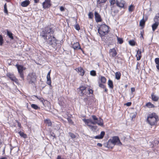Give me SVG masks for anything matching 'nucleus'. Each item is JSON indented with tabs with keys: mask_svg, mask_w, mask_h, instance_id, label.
<instances>
[{
	"mask_svg": "<svg viewBox=\"0 0 159 159\" xmlns=\"http://www.w3.org/2000/svg\"><path fill=\"white\" fill-rule=\"evenodd\" d=\"M107 0H98L97 4H100L101 3L105 2Z\"/></svg>",
	"mask_w": 159,
	"mask_h": 159,
	"instance_id": "nucleus-37",
	"label": "nucleus"
},
{
	"mask_svg": "<svg viewBox=\"0 0 159 159\" xmlns=\"http://www.w3.org/2000/svg\"><path fill=\"white\" fill-rule=\"evenodd\" d=\"M99 86L100 87H101V88H103H103H105V85L104 84H101V83H99Z\"/></svg>",
	"mask_w": 159,
	"mask_h": 159,
	"instance_id": "nucleus-47",
	"label": "nucleus"
},
{
	"mask_svg": "<svg viewBox=\"0 0 159 159\" xmlns=\"http://www.w3.org/2000/svg\"><path fill=\"white\" fill-rule=\"evenodd\" d=\"M158 120V116L155 113H152L148 116L147 121L150 125H153L157 123Z\"/></svg>",
	"mask_w": 159,
	"mask_h": 159,
	"instance_id": "nucleus-3",
	"label": "nucleus"
},
{
	"mask_svg": "<svg viewBox=\"0 0 159 159\" xmlns=\"http://www.w3.org/2000/svg\"><path fill=\"white\" fill-rule=\"evenodd\" d=\"M108 85L109 87L111 88H113V83L111 80H109L108 81Z\"/></svg>",
	"mask_w": 159,
	"mask_h": 159,
	"instance_id": "nucleus-28",
	"label": "nucleus"
},
{
	"mask_svg": "<svg viewBox=\"0 0 159 159\" xmlns=\"http://www.w3.org/2000/svg\"><path fill=\"white\" fill-rule=\"evenodd\" d=\"M16 66L17 67L20 77L23 79L24 78L23 70H25L26 68L23 66L18 64H16Z\"/></svg>",
	"mask_w": 159,
	"mask_h": 159,
	"instance_id": "nucleus-7",
	"label": "nucleus"
},
{
	"mask_svg": "<svg viewBox=\"0 0 159 159\" xmlns=\"http://www.w3.org/2000/svg\"><path fill=\"white\" fill-rule=\"evenodd\" d=\"M129 44L132 46H134L135 45V42L134 40H130L129 42Z\"/></svg>",
	"mask_w": 159,
	"mask_h": 159,
	"instance_id": "nucleus-33",
	"label": "nucleus"
},
{
	"mask_svg": "<svg viewBox=\"0 0 159 159\" xmlns=\"http://www.w3.org/2000/svg\"><path fill=\"white\" fill-rule=\"evenodd\" d=\"M110 2L111 5H114L116 2L115 0H110Z\"/></svg>",
	"mask_w": 159,
	"mask_h": 159,
	"instance_id": "nucleus-45",
	"label": "nucleus"
},
{
	"mask_svg": "<svg viewBox=\"0 0 159 159\" xmlns=\"http://www.w3.org/2000/svg\"><path fill=\"white\" fill-rule=\"evenodd\" d=\"M155 61L156 65L159 64V58H156L155 59Z\"/></svg>",
	"mask_w": 159,
	"mask_h": 159,
	"instance_id": "nucleus-42",
	"label": "nucleus"
},
{
	"mask_svg": "<svg viewBox=\"0 0 159 159\" xmlns=\"http://www.w3.org/2000/svg\"><path fill=\"white\" fill-rule=\"evenodd\" d=\"M51 70H50V71L48 72L47 75V84L49 85H51V78L50 77V74L51 73Z\"/></svg>",
	"mask_w": 159,
	"mask_h": 159,
	"instance_id": "nucleus-14",
	"label": "nucleus"
},
{
	"mask_svg": "<svg viewBox=\"0 0 159 159\" xmlns=\"http://www.w3.org/2000/svg\"><path fill=\"white\" fill-rule=\"evenodd\" d=\"M109 27L105 24L101 25L98 29V32L101 36H103L107 34L109 32Z\"/></svg>",
	"mask_w": 159,
	"mask_h": 159,
	"instance_id": "nucleus-4",
	"label": "nucleus"
},
{
	"mask_svg": "<svg viewBox=\"0 0 159 159\" xmlns=\"http://www.w3.org/2000/svg\"><path fill=\"white\" fill-rule=\"evenodd\" d=\"M39 0H34V2L35 3L38 2Z\"/></svg>",
	"mask_w": 159,
	"mask_h": 159,
	"instance_id": "nucleus-60",
	"label": "nucleus"
},
{
	"mask_svg": "<svg viewBox=\"0 0 159 159\" xmlns=\"http://www.w3.org/2000/svg\"><path fill=\"white\" fill-rule=\"evenodd\" d=\"M91 117L92 119H83V120L92 130L96 129L97 127L92 126L91 125V124L95 125L97 124L100 126H103V120L102 118H98L95 115H92Z\"/></svg>",
	"mask_w": 159,
	"mask_h": 159,
	"instance_id": "nucleus-2",
	"label": "nucleus"
},
{
	"mask_svg": "<svg viewBox=\"0 0 159 159\" xmlns=\"http://www.w3.org/2000/svg\"><path fill=\"white\" fill-rule=\"evenodd\" d=\"M51 5L50 0H45L43 3V7L44 8L49 7Z\"/></svg>",
	"mask_w": 159,
	"mask_h": 159,
	"instance_id": "nucleus-9",
	"label": "nucleus"
},
{
	"mask_svg": "<svg viewBox=\"0 0 159 159\" xmlns=\"http://www.w3.org/2000/svg\"><path fill=\"white\" fill-rule=\"evenodd\" d=\"M156 67H157V68L159 70V64L157 65Z\"/></svg>",
	"mask_w": 159,
	"mask_h": 159,
	"instance_id": "nucleus-59",
	"label": "nucleus"
},
{
	"mask_svg": "<svg viewBox=\"0 0 159 159\" xmlns=\"http://www.w3.org/2000/svg\"><path fill=\"white\" fill-rule=\"evenodd\" d=\"M134 10V6L133 5H131L129 7L128 10L130 12Z\"/></svg>",
	"mask_w": 159,
	"mask_h": 159,
	"instance_id": "nucleus-38",
	"label": "nucleus"
},
{
	"mask_svg": "<svg viewBox=\"0 0 159 159\" xmlns=\"http://www.w3.org/2000/svg\"><path fill=\"white\" fill-rule=\"evenodd\" d=\"M30 4V2L29 0H25L21 2V5L22 7H26L29 5Z\"/></svg>",
	"mask_w": 159,
	"mask_h": 159,
	"instance_id": "nucleus-16",
	"label": "nucleus"
},
{
	"mask_svg": "<svg viewBox=\"0 0 159 159\" xmlns=\"http://www.w3.org/2000/svg\"><path fill=\"white\" fill-rule=\"evenodd\" d=\"M88 16L89 18L90 19H92L93 17V13L91 12H89L88 14Z\"/></svg>",
	"mask_w": 159,
	"mask_h": 159,
	"instance_id": "nucleus-40",
	"label": "nucleus"
},
{
	"mask_svg": "<svg viewBox=\"0 0 159 159\" xmlns=\"http://www.w3.org/2000/svg\"><path fill=\"white\" fill-rule=\"evenodd\" d=\"M117 39L118 43L120 44H121L123 42V40L122 39L117 37Z\"/></svg>",
	"mask_w": 159,
	"mask_h": 159,
	"instance_id": "nucleus-36",
	"label": "nucleus"
},
{
	"mask_svg": "<svg viewBox=\"0 0 159 159\" xmlns=\"http://www.w3.org/2000/svg\"><path fill=\"white\" fill-rule=\"evenodd\" d=\"M97 145L99 146V147H102V144L101 143H98L97 144Z\"/></svg>",
	"mask_w": 159,
	"mask_h": 159,
	"instance_id": "nucleus-56",
	"label": "nucleus"
},
{
	"mask_svg": "<svg viewBox=\"0 0 159 159\" xmlns=\"http://www.w3.org/2000/svg\"><path fill=\"white\" fill-rule=\"evenodd\" d=\"M76 70L80 73V74L81 76H83L84 73V69L81 67L77 68Z\"/></svg>",
	"mask_w": 159,
	"mask_h": 159,
	"instance_id": "nucleus-17",
	"label": "nucleus"
},
{
	"mask_svg": "<svg viewBox=\"0 0 159 159\" xmlns=\"http://www.w3.org/2000/svg\"><path fill=\"white\" fill-rule=\"evenodd\" d=\"M141 52L140 50H138L137 51V55H141Z\"/></svg>",
	"mask_w": 159,
	"mask_h": 159,
	"instance_id": "nucleus-50",
	"label": "nucleus"
},
{
	"mask_svg": "<svg viewBox=\"0 0 159 159\" xmlns=\"http://www.w3.org/2000/svg\"><path fill=\"white\" fill-rule=\"evenodd\" d=\"M31 107L32 108L35 109H37L39 108V107L37 105L34 104H32L31 105Z\"/></svg>",
	"mask_w": 159,
	"mask_h": 159,
	"instance_id": "nucleus-39",
	"label": "nucleus"
},
{
	"mask_svg": "<svg viewBox=\"0 0 159 159\" xmlns=\"http://www.w3.org/2000/svg\"><path fill=\"white\" fill-rule=\"evenodd\" d=\"M53 31L49 27L45 28L41 32V35L50 45L54 48H56V40L53 36Z\"/></svg>",
	"mask_w": 159,
	"mask_h": 159,
	"instance_id": "nucleus-1",
	"label": "nucleus"
},
{
	"mask_svg": "<svg viewBox=\"0 0 159 159\" xmlns=\"http://www.w3.org/2000/svg\"><path fill=\"white\" fill-rule=\"evenodd\" d=\"M131 91L132 92H133L135 91V89L134 88H132L131 89Z\"/></svg>",
	"mask_w": 159,
	"mask_h": 159,
	"instance_id": "nucleus-54",
	"label": "nucleus"
},
{
	"mask_svg": "<svg viewBox=\"0 0 159 159\" xmlns=\"http://www.w3.org/2000/svg\"><path fill=\"white\" fill-rule=\"evenodd\" d=\"M86 87L84 86H81L80 87V93L83 96L84 94H86L85 93V91H86Z\"/></svg>",
	"mask_w": 159,
	"mask_h": 159,
	"instance_id": "nucleus-15",
	"label": "nucleus"
},
{
	"mask_svg": "<svg viewBox=\"0 0 159 159\" xmlns=\"http://www.w3.org/2000/svg\"><path fill=\"white\" fill-rule=\"evenodd\" d=\"M146 106L149 108H153L155 107L154 105L150 102L147 103L146 104Z\"/></svg>",
	"mask_w": 159,
	"mask_h": 159,
	"instance_id": "nucleus-27",
	"label": "nucleus"
},
{
	"mask_svg": "<svg viewBox=\"0 0 159 159\" xmlns=\"http://www.w3.org/2000/svg\"><path fill=\"white\" fill-rule=\"evenodd\" d=\"M90 74L91 75L93 76H95L96 75V71L94 70H93L90 72Z\"/></svg>",
	"mask_w": 159,
	"mask_h": 159,
	"instance_id": "nucleus-34",
	"label": "nucleus"
},
{
	"mask_svg": "<svg viewBox=\"0 0 159 159\" xmlns=\"http://www.w3.org/2000/svg\"><path fill=\"white\" fill-rule=\"evenodd\" d=\"M121 73L119 72H116L115 73V77L116 79L119 80L120 79Z\"/></svg>",
	"mask_w": 159,
	"mask_h": 159,
	"instance_id": "nucleus-24",
	"label": "nucleus"
},
{
	"mask_svg": "<svg viewBox=\"0 0 159 159\" xmlns=\"http://www.w3.org/2000/svg\"><path fill=\"white\" fill-rule=\"evenodd\" d=\"M72 47L74 49H81V48L78 42L74 43L72 44Z\"/></svg>",
	"mask_w": 159,
	"mask_h": 159,
	"instance_id": "nucleus-12",
	"label": "nucleus"
},
{
	"mask_svg": "<svg viewBox=\"0 0 159 159\" xmlns=\"http://www.w3.org/2000/svg\"><path fill=\"white\" fill-rule=\"evenodd\" d=\"M3 43V39L1 35H0V45L2 46Z\"/></svg>",
	"mask_w": 159,
	"mask_h": 159,
	"instance_id": "nucleus-41",
	"label": "nucleus"
},
{
	"mask_svg": "<svg viewBox=\"0 0 159 159\" xmlns=\"http://www.w3.org/2000/svg\"><path fill=\"white\" fill-rule=\"evenodd\" d=\"M75 28L78 30H79L80 29V27L78 25H75Z\"/></svg>",
	"mask_w": 159,
	"mask_h": 159,
	"instance_id": "nucleus-48",
	"label": "nucleus"
},
{
	"mask_svg": "<svg viewBox=\"0 0 159 159\" xmlns=\"http://www.w3.org/2000/svg\"><path fill=\"white\" fill-rule=\"evenodd\" d=\"M104 89H105V92H106L107 91V89L106 88H105H105H104Z\"/></svg>",
	"mask_w": 159,
	"mask_h": 159,
	"instance_id": "nucleus-61",
	"label": "nucleus"
},
{
	"mask_svg": "<svg viewBox=\"0 0 159 159\" xmlns=\"http://www.w3.org/2000/svg\"><path fill=\"white\" fill-rule=\"evenodd\" d=\"M145 21L143 19L141 20L139 22V25L141 27H144L145 25Z\"/></svg>",
	"mask_w": 159,
	"mask_h": 159,
	"instance_id": "nucleus-29",
	"label": "nucleus"
},
{
	"mask_svg": "<svg viewBox=\"0 0 159 159\" xmlns=\"http://www.w3.org/2000/svg\"><path fill=\"white\" fill-rule=\"evenodd\" d=\"M140 34L141 36H140V38H143V33L142 32H141L140 33Z\"/></svg>",
	"mask_w": 159,
	"mask_h": 159,
	"instance_id": "nucleus-53",
	"label": "nucleus"
},
{
	"mask_svg": "<svg viewBox=\"0 0 159 159\" xmlns=\"http://www.w3.org/2000/svg\"><path fill=\"white\" fill-rule=\"evenodd\" d=\"M45 123L47 124L49 126H52V123L50 120L49 119H46L44 120Z\"/></svg>",
	"mask_w": 159,
	"mask_h": 159,
	"instance_id": "nucleus-25",
	"label": "nucleus"
},
{
	"mask_svg": "<svg viewBox=\"0 0 159 159\" xmlns=\"http://www.w3.org/2000/svg\"><path fill=\"white\" fill-rule=\"evenodd\" d=\"M110 56L112 57H115L117 54V52L114 48L110 49L109 51Z\"/></svg>",
	"mask_w": 159,
	"mask_h": 159,
	"instance_id": "nucleus-11",
	"label": "nucleus"
},
{
	"mask_svg": "<svg viewBox=\"0 0 159 159\" xmlns=\"http://www.w3.org/2000/svg\"><path fill=\"white\" fill-rule=\"evenodd\" d=\"M29 83L32 85H34L36 81V77L35 73H30L28 76Z\"/></svg>",
	"mask_w": 159,
	"mask_h": 159,
	"instance_id": "nucleus-5",
	"label": "nucleus"
},
{
	"mask_svg": "<svg viewBox=\"0 0 159 159\" xmlns=\"http://www.w3.org/2000/svg\"><path fill=\"white\" fill-rule=\"evenodd\" d=\"M159 24L157 23L156 22H155V23L152 25V29L153 31L157 28Z\"/></svg>",
	"mask_w": 159,
	"mask_h": 159,
	"instance_id": "nucleus-22",
	"label": "nucleus"
},
{
	"mask_svg": "<svg viewBox=\"0 0 159 159\" xmlns=\"http://www.w3.org/2000/svg\"><path fill=\"white\" fill-rule=\"evenodd\" d=\"M57 159H63L61 158L60 156H57Z\"/></svg>",
	"mask_w": 159,
	"mask_h": 159,
	"instance_id": "nucleus-57",
	"label": "nucleus"
},
{
	"mask_svg": "<svg viewBox=\"0 0 159 159\" xmlns=\"http://www.w3.org/2000/svg\"><path fill=\"white\" fill-rule=\"evenodd\" d=\"M112 143L114 145H116L120 146L122 145L119 137L117 136H114L109 140V143Z\"/></svg>",
	"mask_w": 159,
	"mask_h": 159,
	"instance_id": "nucleus-6",
	"label": "nucleus"
},
{
	"mask_svg": "<svg viewBox=\"0 0 159 159\" xmlns=\"http://www.w3.org/2000/svg\"><path fill=\"white\" fill-rule=\"evenodd\" d=\"M67 120L69 123L71 124H73V122L72 120L70 118H67Z\"/></svg>",
	"mask_w": 159,
	"mask_h": 159,
	"instance_id": "nucleus-46",
	"label": "nucleus"
},
{
	"mask_svg": "<svg viewBox=\"0 0 159 159\" xmlns=\"http://www.w3.org/2000/svg\"><path fill=\"white\" fill-rule=\"evenodd\" d=\"M131 104V102H128L126 103L125 105H126L127 106H130Z\"/></svg>",
	"mask_w": 159,
	"mask_h": 159,
	"instance_id": "nucleus-52",
	"label": "nucleus"
},
{
	"mask_svg": "<svg viewBox=\"0 0 159 159\" xmlns=\"http://www.w3.org/2000/svg\"><path fill=\"white\" fill-rule=\"evenodd\" d=\"M17 122L18 123V127L20 128L21 126L19 122L18 121H17Z\"/></svg>",
	"mask_w": 159,
	"mask_h": 159,
	"instance_id": "nucleus-55",
	"label": "nucleus"
},
{
	"mask_svg": "<svg viewBox=\"0 0 159 159\" xmlns=\"http://www.w3.org/2000/svg\"><path fill=\"white\" fill-rule=\"evenodd\" d=\"M7 34L9 36L11 39H13V37L12 36V34L10 32L8 31H7Z\"/></svg>",
	"mask_w": 159,
	"mask_h": 159,
	"instance_id": "nucleus-31",
	"label": "nucleus"
},
{
	"mask_svg": "<svg viewBox=\"0 0 159 159\" xmlns=\"http://www.w3.org/2000/svg\"><path fill=\"white\" fill-rule=\"evenodd\" d=\"M87 90H88V91L89 92V94L93 93V91L91 89H89Z\"/></svg>",
	"mask_w": 159,
	"mask_h": 159,
	"instance_id": "nucleus-49",
	"label": "nucleus"
},
{
	"mask_svg": "<svg viewBox=\"0 0 159 159\" xmlns=\"http://www.w3.org/2000/svg\"><path fill=\"white\" fill-rule=\"evenodd\" d=\"M114 8L115 7H113L111 9V13L113 16H115L118 12V10H114Z\"/></svg>",
	"mask_w": 159,
	"mask_h": 159,
	"instance_id": "nucleus-20",
	"label": "nucleus"
},
{
	"mask_svg": "<svg viewBox=\"0 0 159 159\" xmlns=\"http://www.w3.org/2000/svg\"><path fill=\"white\" fill-rule=\"evenodd\" d=\"M101 82L103 83H105L106 81V78L103 76H101L100 78Z\"/></svg>",
	"mask_w": 159,
	"mask_h": 159,
	"instance_id": "nucleus-30",
	"label": "nucleus"
},
{
	"mask_svg": "<svg viewBox=\"0 0 159 159\" xmlns=\"http://www.w3.org/2000/svg\"><path fill=\"white\" fill-rule=\"evenodd\" d=\"M36 97L38 99H39L41 102H43V101H44V99L43 98H40L39 97H38L37 96H36Z\"/></svg>",
	"mask_w": 159,
	"mask_h": 159,
	"instance_id": "nucleus-43",
	"label": "nucleus"
},
{
	"mask_svg": "<svg viewBox=\"0 0 159 159\" xmlns=\"http://www.w3.org/2000/svg\"><path fill=\"white\" fill-rule=\"evenodd\" d=\"M84 102H86L88 100V98H84Z\"/></svg>",
	"mask_w": 159,
	"mask_h": 159,
	"instance_id": "nucleus-58",
	"label": "nucleus"
},
{
	"mask_svg": "<svg viewBox=\"0 0 159 159\" xmlns=\"http://www.w3.org/2000/svg\"><path fill=\"white\" fill-rule=\"evenodd\" d=\"M104 145L105 147L111 149L114 146V145L112 143H109V141L107 143H105Z\"/></svg>",
	"mask_w": 159,
	"mask_h": 159,
	"instance_id": "nucleus-19",
	"label": "nucleus"
},
{
	"mask_svg": "<svg viewBox=\"0 0 159 159\" xmlns=\"http://www.w3.org/2000/svg\"><path fill=\"white\" fill-rule=\"evenodd\" d=\"M69 134L72 139H74L76 137V136L74 134L71 132H69Z\"/></svg>",
	"mask_w": 159,
	"mask_h": 159,
	"instance_id": "nucleus-35",
	"label": "nucleus"
},
{
	"mask_svg": "<svg viewBox=\"0 0 159 159\" xmlns=\"http://www.w3.org/2000/svg\"><path fill=\"white\" fill-rule=\"evenodd\" d=\"M4 12L7 14H8V11L7 9V6L6 3H5L4 6Z\"/></svg>",
	"mask_w": 159,
	"mask_h": 159,
	"instance_id": "nucleus-32",
	"label": "nucleus"
},
{
	"mask_svg": "<svg viewBox=\"0 0 159 159\" xmlns=\"http://www.w3.org/2000/svg\"><path fill=\"white\" fill-rule=\"evenodd\" d=\"M1 159H6V158L5 157H2V158Z\"/></svg>",
	"mask_w": 159,
	"mask_h": 159,
	"instance_id": "nucleus-62",
	"label": "nucleus"
},
{
	"mask_svg": "<svg viewBox=\"0 0 159 159\" xmlns=\"http://www.w3.org/2000/svg\"><path fill=\"white\" fill-rule=\"evenodd\" d=\"M94 15L96 22H98L101 21L102 19L100 15L97 11L95 12Z\"/></svg>",
	"mask_w": 159,
	"mask_h": 159,
	"instance_id": "nucleus-10",
	"label": "nucleus"
},
{
	"mask_svg": "<svg viewBox=\"0 0 159 159\" xmlns=\"http://www.w3.org/2000/svg\"><path fill=\"white\" fill-rule=\"evenodd\" d=\"M155 22H156L159 24V13H157L154 18Z\"/></svg>",
	"mask_w": 159,
	"mask_h": 159,
	"instance_id": "nucleus-23",
	"label": "nucleus"
},
{
	"mask_svg": "<svg viewBox=\"0 0 159 159\" xmlns=\"http://www.w3.org/2000/svg\"><path fill=\"white\" fill-rule=\"evenodd\" d=\"M152 100L154 101H157L159 99V97L157 96L154 95L153 93H152Z\"/></svg>",
	"mask_w": 159,
	"mask_h": 159,
	"instance_id": "nucleus-21",
	"label": "nucleus"
},
{
	"mask_svg": "<svg viewBox=\"0 0 159 159\" xmlns=\"http://www.w3.org/2000/svg\"><path fill=\"white\" fill-rule=\"evenodd\" d=\"M116 4L118 7L122 8L124 7L125 2L123 0H116Z\"/></svg>",
	"mask_w": 159,
	"mask_h": 159,
	"instance_id": "nucleus-8",
	"label": "nucleus"
},
{
	"mask_svg": "<svg viewBox=\"0 0 159 159\" xmlns=\"http://www.w3.org/2000/svg\"><path fill=\"white\" fill-rule=\"evenodd\" d=\"M18 133L21 137L24 138H26L27 137V135L21 131L19 132Z\"/></svg>",
	"mask_w": 159,
	"mask_h": 159,
	"instance_id": "nucleus-26",
	"label": "nucleus"
},
{
	"mask_svg": "<svg viewBox=\"0 0 159 159\" xmlns=\"http://www.w3.org/2000/svg\"><path fill=\"white\" fill-rule=\"evenodd\" d=\"M136 57L137 58V60L139 61L140 59L141 56V55H138L136 54Z\"/></svg>",
	"mask_w": 159,
	"mask_h": 159,
	"instance_id": "nucleus-44",
	"label": "nucleus"
},
{
	"mask_svg": "<svg viewBox=\"0 0 159 159\" xmlns=\"http://www.w3.org/2000/svg\"><path fill=\"white\" fill-rule=\"evenodd\" d=\"M105 134V132L103 131L101 132L99 135L95 136L94 138L96 139H101L103 138Z\"/></svg>",
	"mask_w": 159,
	"mask_h": 159,
	"instance_id": "nucleus-18",
	"label": "nucleus"
},
{
	"mask_svg": "<svg viewBox=\"0 0 159 159\" xmlns=\"http://www.w3.org/2000/svg\"><path fill=\"white\" fill-rule=\"evenodd\" d=\"M60 10L61 11H63L65 10L64 7L62 6L61 7H60Z\"/></svg>",
	"mask_w": 159,
	"mask_h": 159,
	"instance_id": "nucleus-51",
	"label": "nucleus"
},
{
	"mask_svg": "<svg viewBox=\"0 0 159 159\" xmlns=\"http://www.w3.org/2000/svg\"><path fill=\"white\" fill-rule=\"evenodd\" d=\"M7 76L12 81H16V79L14 75L10 73H7Z\"/></svg>",
	"mask_w": 159,
	"mask_h": 159,
	"instance_id": "nucleus-13",
	"label": "nucleus"
}]
</instances>
